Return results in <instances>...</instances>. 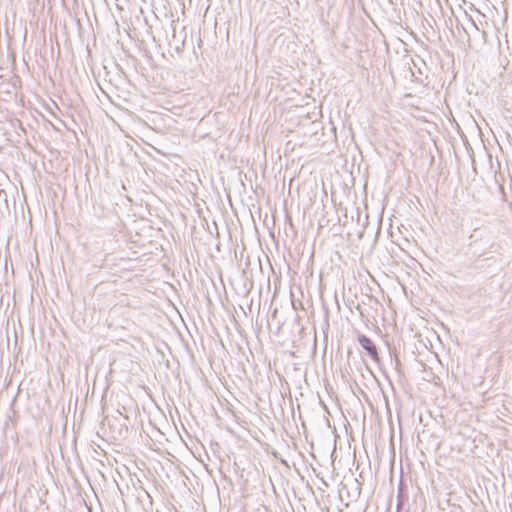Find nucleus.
<instances>
[{
    "instance_id": "1",
    "label": "nucleus",
    "mask_w": 512,
    "mask_h": 512,
    "mask_svg": "<svg viewBox=\"0 0 512 512\" xmlns=\"http://www.w3.org/2000/svg\"><path fill=\"white\" fill-rule=\"evenodd\" d=\"M358 343L360 346L367 352V354L370 356V358L379 363L380 357L378 353V349L375 345V343L372 341L371 338H369L365 334H359L357 337Z\"/></svg>"
},
{
    "instance_id": "2",
    "label": "nucleus",
    "mask_w": 512,
    "mask_h": 512,
    "mask_svg": "<svg viewBox=\"0 0 512 512\" xmlns=\"http://www.w3.org/2000/svg\"><path fill=\"white\" fill-rule=\"evenodd\" d=\"M396 509L397 512H409L408 489L402 482L398 486Z\"/></svg>"
},
{
    "instance_id": "3",
    "label": "nucleus",
    "mask_w": 512,
    "mask_h": 512,
    "mask_svg": "<svg viewBox=\"0 0 512 512\" xmlns=\"http://www.w3.org/2000/svg\"><path fill=\"white\" fill-rule=\"evenodd\" d=\"M172 41H170V46H172V42H174V48L177 52H181L183 47H184V40L181 41V43L179 42V40L176 38V33H175V29L173 30V36H172Z\"/></svg>"
},
{
    "instance_id": "4",
    "label": "nucleus",
    "mask_w": 512,
    "mask_h": 512,
    "mask_svg": "<svg viewBox=\"0 0 512 512\" xmlns=\"http://www.w3.org/2000/svg\"><path fill=\"white\" fill-rule=\"evenodd\" d=\"M354 484L356 485L354 496L359 497L361 493V483L357 479H354Z\"/></svg>"
},
{
    "instance_id": "5",
    "label": "nucleus",
    "mask_w": 512,
    "mask_h": 512,
    "mask_svg": "<svg viewBox=\"0 0 512 512\" xmlns=\"http://www.w3.org/2000/svg\"><path fill=\"white\" fill-rule=\"evenodd\" d=\"M477 236V229L474 230V233L470 236L471 239L475 238Z\"/></svg>"
},
{
    "instance_id": "6",
    "label": "nucleus",
    "mask_w": 512,
    "mask_h": 512,
    "mask_svg": "<svg viewBox=\"0 0 512 512\" xmlns=\"http://www.w3.org/2000/svg\"><path fill=\"white\" fill-rule=\"evenodd\" d=\"M106 421L108 422V425L111 426L110 425V420L107 417L104 418V420L102 421V424L104 425Z\"/></svg>"
},
{
    "instance_id": "7",
    "label": "nucleus",
    "mask_w": 512,
    "mask_h": 512,
    "mask_svg": "<svg viewBox=\"0 0 512 512\" xmlns=\"http://www.w3.org/2000/svg\"><path fill=\"white\" fill-rule=\"evenodd\" d=\"M435 445H436V449H438L440 446V442H437Z\"/></svg>"
}]
</instances>
